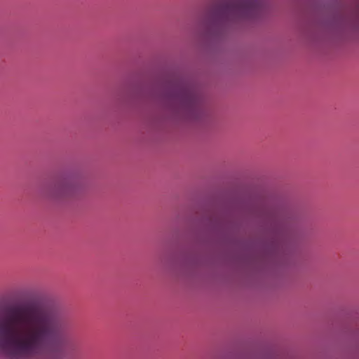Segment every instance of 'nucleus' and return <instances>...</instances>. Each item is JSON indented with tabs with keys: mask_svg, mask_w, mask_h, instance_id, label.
Segmentation results:
<instances>
[{
	"mask_svg": "<svg viewBox=\"0 0 359 359\" xmlns=\"http://www.w3.org/2000/svg\"><path fill=\"white\" fill-rule=\"evenodd\" d=\"M69 324L33 304L9 306L0 316V356L6 359H60Z\"/></svg>",
	"mask_w": 359,
	"mask_h": 359,
	"instance_id": "obj_1",
	"label": "nucleus"
},
{
	"mask_svg": "<svg viewBox=\"0 0 359 359\" xmlns=\"http://www.w3.org/2000/svg\"><path fill=\"white\" fill-rule=\"evenodd\" d=\"M265 0H226V30L229 25L251 20L261 16L265 11Z\"/></svg>",
	"mask_w": 359,
	"mask_h": 359,
	"instance_id": "obj_2",
	"label": "nucleus"
},
{
	"mask_svg": "<svg viewBox=\"0 0 359 359\" xmlns=\"http://www.w3.org/2000/svg\"><path fill=\"white\" fill-rule=\"evenodd\" d=\"M74 191V184L71 180L59 178L46 191L50 197L61 198L71 196Z\"/></svg>",
	"mask_w": 359,
	"mask_h": 359,
	"instance_id": "obj_3",
	"label": "nucleus"
},
{
	"mask_svg": "<svg viewBox=\"0 0 359 359\" xmlns=\"http://www.w3.org/2000/svg\"><path fill=\"white\" fill-rule=\"evenodd\" d=\"M212 15L217 20H222L224 15V4L220 1L219 4L212 8Z\"/></svg>",
	"mask_w": 359,
	"mask_h": 359,
	"instance_id": "obj_4",
	"label": "nucleus"
},
{
	"mask_svg": "<svg viewBox=\"0 0 359 359\" xmlns=\"http://www.w3.org/2000/svg\"><path fill=\"white\" fill-rule=\"evenodd\" d=\"M180 100L184 104L192 103L194 97L189 90L183 88L180 93Z\"/></svg>",
	"mask_w": 359,
	"mask_h": 359,
	"instance_id": "obj_5",
	"label": "nucleus"
},
{
	"mask_svg": "<svg viewBox=\"0 0 359 359\" xmlns=\"http://www.w3.org/2000/svg\"><path fill=\"white\" fill-rule=\"evenodd\" d=\"M225 204H226V205L227 204V202H226V201L225 202Z\"/></svg>",
	"mask_w": 359,
	"mask_h": 359,
	"instance_id": "obj_6",
	"label": "nucleus"
}]
</instances>
